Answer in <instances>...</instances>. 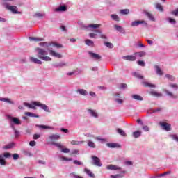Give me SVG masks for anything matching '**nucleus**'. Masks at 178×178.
<instances>
[{
	"label": "nucleus",
	"mask_w": 178,
	"mask_h": 178,
	"mask_svg": "<svg viewBox=\"0 0 178 178\" xmlns=\"http://www.w3.org/2000/svg\"><path fill=\"white\" fill-rule=\"evenodd\" d=\"M101 27V24H90L88 25H81V30H90V31H93V33H89V37L90 38H97V35L98 34L100 35V38L102 40H108V37L104 33H102V31L97 29H99Z\"/></svg>",
	"instance_id": "nucleus-1"
},
{
	"label": "nucleus",
	"mask_w": 178,
	"mask_h": 178,
	"mask_svg": "<svg viewBox=\"0 0 178 178\" xmlns=\"http://www.w3.org/2000/svg\"><path fill=\"white\" fill-rule=\"evenodd\" d=\"M32 104H31L29 107L31 109H36L35 106H39V108H41V109H43L45 112H49V113L51 112L49 108L46 104H42L38 102H33Z\"/></svg>",
	"instance_id": "nucleus-2"
},
{
	"label": "nucleus",
	"mask_w": 178,
	"mask_h": 178,
	"mask_svg": "<svg viewBox=\"0 0 178 178\" xmlns=\"http://www.w3.org/2000/svg\"><path fill=\"white\" fill-rule=\"evenodd\" d=\"M3 6L6 8V9H8V10H10L12 13L20 15L22 12L17 11L18 8L16 6H9L8 3L4 2L3 3Z\"/></svg>",
	"instance_id": "nucleus-3"
},
{
	"label": "nucleus",
	"mask_w": 178,
	"mask_h": 178,
	"mask_svg": "<svg viewBox=\"0 0 178 178\" xmlns=\"http://www.w3.org/2000/svg\"><path fill=\"white\" fill-rule=\"evenodd\" d=\"M35 51L38 54V58H40V56H47V55H48V51L44 49L37 47L35 49Z\"/></svg>",
	"instance_id": "nucleus-4"
},
{
	"label": "nucleus",
	"mask_w": 178,
	"mask_h": 178,
	"mask_svg": "<svg viewBox=\"0 0 178 178\" xmlns=\"http://www.w3.org/2000/svg\"><path fill=\"white\" fill-rule=\"evenodd\" d=\"M91 158L95 166H98L99 168L102 166V163H101V159L99 158H98L97 156H92Z\"/></svg>",
	"instance_id": "nucleus-5"
},
{
	"label": "nucleus",
	"mask_w": 178,
	"mask_h": 178,
	"mask_svg": "<svg viewBox=\"0 0 178 178\" xmlns=\"http://www.w3.org/2000/svg\"><path fill=\"white\" fill-rule=\"evenodd\" d=\"M159 124L162 127L163 130H165V131H170V130H172V125L169 123L160 122Z\"/></svg>",
	"instance_id": "nucleus-6"
},
{
	"label": "nucleus",
	"mask_w": 178,
	"mask_h": 178,
	"mask_svg": "<svg viewBox=\"0 0 178 178\" xmlns=\"http://www.w3.org/2000/svg\"><path fill=\"white\" fill-rule=\"evenodd\" d=\"M88 54L92 59H94V60H101V59H102V56H101V55L97 54L92 51H88Z\"/></svg>",
	"instance_id": "nucleus-7"
},
{
	"label": "nucleus",
	"mask_w": 178,
	"mask_h": 178,
	"mask_svg": "<svg viewBox=\"0 0 178 178\" xmlns=\"http://www.w3.org/2000/svg\"><path fill=\"white\" fill-rule=\"evenodd\" d=\"M47 51L49 52V55L54 56V58H63V56L59 53H56L55 51L51 49V48H47Z\"/></svg>",
	"instance_id": "nucleus-8"
},
{
	"label": "nucleus",
	"mask_w": 178,
	"mask_h": 178,
	"mask_svg": "<svg viewBox=\"0 0 178 178\" xmlns=\"http://www.w3.org/2000/svg\"><path fill=\"white\" fill-rule=\"evenodd\" d=\"M8 119H10L11 122H13L14 124H16L17 126H19L22 124V122H20V120L16 117H12L10 115L7 116Z\"/></svg>",
	"instance_id": "nucleus-9"
},
{
	"label": "nucleus",
	"mask_w": 178,
	"mask_h": 178,
	"mask_svg": "<svg viewBox=\"0 0 178 178\" xmlns=\"http://www.w3.org/2000/svg\"><path fill=\"white\" fill-rule=\"evenodd\" d=\"M138 24H144L145 27H148V23L145 21H135L131 23L132 27H137Z\"/></svg>",
	"instance_id": "nucleus-10"
},
{
	"label": "nucleus",
	"mask_w": 178,
	"mask_h": 178,
	"mask_svg": "<svg viewBox=\"0 0 178 178\" xmlns=\"http://www.w3.org/2000/svg\"><path fill=\"white\" fill-rule=\"evenodd\" d=\"M164 92H165L166 95H168V97H170V98H172L173 99H177L178 95H175L172 92L168 90H164Z\"/></svg>",
	"instance_id": "nucleus-11"
},
{
	"label": "nucleus",
	"mask_w": 178,
	"mask_h": 178,
	"mask_svg": "<svg viewBox=\"0 0 178 178\" xmlns=\"http://www.w3.org/2000/svg\"><path fill=\"white\" fill-rule=\"evenodd\" d=\"M122 59L124 60H129V62H134L136 58L135 56H122Z\"/></svg>",
	"instance_id": "nucleus-12"
},
{
	"label": "nucleus",
	"mask_w": 178,
	"mask_h": 178,
	"mask_svg": "<svg viewBox=\"0 0 178 178\" xmlns=\"http://www.w3.org/2000/svg\"><path fill=\"white\" fill-rule=\"evenodd\" d=\"M49 140H51V141H52V143H54V141H58V140L60 139V135L59 134H53L51 135L49 137Z\"/></svg>",
	"instance_id": "nucleus-13"
},
{
	"label": "nucleus",
	"mask_w": 178,
	"mask_h": 178,
	"mask_svg": "<svg viewBox=\"0 0 178 178\" xmlns=\"http://www.w3.org/2000/svg\"><path fill=\"white\" fill-rule=\"evenodd\" d=\"M0 101L2 102H6L7 104H10V105H15V102L12 101V99L9 98L0 97Z\"/></svg>",
	"instance_id": "nucleus-14"
},
{
	"label": "nucleus",
	"mask_w": 178,
	"mask_h": 178,
	"mask_svg": "<svg viewBox=\"0 0 178 178\" xmlns=\"http://www.w3.org/2000/svg\"><path fill=\"white\" fill-rule=\"evenodd\" d=\"M67 10V8L66 6H60L58 8H55L54 12H66Z\"/></svg>",
	"instance_id": "nucleus-15"
},
{
	"label": "nucleus",
	"mask_w": 178,
	"mask_h": 178,
	"mask_svg": "<svg viewBox=\"0 0 178 178\" xmlns=\"http://www.w3.org/2000/svg\"><path fill=\"white\" fill-rule=\"evenodd\" d=\"M106 146L108 147V148H120V145L118 143H106Z\"/></svg>",
	"instance_id": "nucleus-16"
},
{
	"label": "nucleus",
	"mask_w": 178,
	"mask_h": 178,
	"mask_svg": "<svg viewBox=\"0 0 178 178\" xmlns=\"http://www.w3.org/2000/svg\"><path fill=\"white\" fill-rule=\"evenodd\" d=\"M154 69L156 70V74H158L159 76H163V71H162L161 67H159V65H154Z\"/></svg>",
	"instance_id": "nucleus-17"
},
{
	"label": "nucleus",
	"mask_w": 178,
	"mask_h": 178,
	"mask_svg": "<svg viewBox=\"0 0 178 178\" xmlns=\"http://www.w3.org/2000/svg\"><path fill=\"white\" fill-rule=\"evenodd\" d=\"M106 169L108 170H120L122 168L113 165H107Z\"/></svg>",
	"instance_id": "nucleus-18"
},
{
	"label": "nucleus",
	"mask_w": 178,
	"mask_h": 178,
	"mask_svg": "<svg viewBox=\"0 0 178 178\" xmlns=\"http://www.w3.org/2000/svg\"><path fill=\"white\" fill-rule=\"evenodd\" d=\"M54 67H65V66H67V63H65L63 61H61L60 63H56L54 65Z\"/></svg>",
	"instance_id": "nucleus-19"
},
{
	"label": "nucleus",
	"mask_w": 178,
	"mask_h": 178,
	"mask_svg": "<svg viewBox=\"0 0 178 178\" xmlns=\"http://www.w3.org/2000/svg\"><path fill=\"white\" fill-rule=\"evenodd\" d=\"M10 127L12 129L14 130V134H15V138H17V137H19L20 136V132L17 130H16V129L15 128V126L13 125V123H10Z\"/></svg>",
	"instance_id": "nucleus-20"
},
{
	"label": "nucleus",
	"mask_w": 178,
	"mask_h": 178,
	"mask_svg": "<svg viewBox=\"0 0 178 178\" xmlns=\"http://www.w3.org/2000/svg\"><path fill=\"white\" fill-rule=\"evenodd\" d=\"M15 145H16V143L13 142L3 147V149H12V148H15Z\"/></svg>",
	"instance_id": "nucleus-21"
},
{
	"label": "nucleus",
	"mask_w": 178,
	"mask_h": 178,
	"mask_svg": "<svg viewBox=\"0 0 178 178\" xmlns=\"http://www.w3.org/2000/svg\"><path fill=\"white\" fill-rule=\"evenodd\" d=\"M30 60L31 62H32L33 63H35L36 65H42V61H41L40 60H38V58L31 57Z\"/></svg>",
	"instance_id": "nucleus-22"
},
{
	"label": "nucleus",
	"mask_w": 178,
	"mask_h": 178,
	"mask_svg": "<svg viewBox=\"0 0 178 178\" xmlns=\"http://www.w3.org/2000/svg\"><path fill=\"white\" fill-rule=\"evenodd\" d=\"M84 172L86 173V175H88V176H89V177L95 178V175L88 168H85Z\"/></svg>",
	"instance_id": "nucleus-23"
},
{
	"label": "nucleus",
	"mask_w": 178,
	"mask_h": 178,
	"mask_svg": "<svg viewBox=\"0 0 178 178\" xmlns=\"http://www.w3.org/2000/svg\"><path fill=\"white\" fill-rule=\"evenodd\" d=\"M145 16H147V17H148V19L151 22H155V17H154V15L152 14H151V13L145 12Z\"/></svg>",
	"instance_id": "nucleus-24"
},
{
	"label": "nucleus",
	"mask_w": 178,
	"mask_h": 178,
	"mask_svg": "<svg viewBox=\"0 0 178 178\" xmlns=\"http://www.w3.org/2000/svg\"><path fill=\"white\" fill-rule=\"evenodd\" d=\"M142 84L144 87H149V88H155L156 87L154 84L149 83V82L143 81Z\"/></svg>",
	"instance_id": "nucleus-25"
},
{
	"label": "nucleus",
	"mask_w": 178,
	"mask_h": 178,
	"mask_svg": "<svg viewBox=\"0 0 178 178\" xmlns=\"http://www.w3.org/2000/svg\"><path fill=\"white\" fill-rule=\"evenodd\" d=\"M131 98L133 99H135L136 101H144V98H143V97L138 95H131Z\"/></svg>",
	"instance_id": "nucleus-26"
},
{
	"label": "nucleus",
	"mask_w": 178,
	"mask_h": 178,
	"mask_svg": "<svg viewBox=\"0 0 178 178\" xmlns=\"http://www.w3.org/2000/svg\"><path fill=\"white\" fill-rule=\"evenodd\" d=\"M114 29H115L117 31H119V33H121L122 34H124V29H123V27L115 24L114 25Z\"/></svg>",
	"instance_id": "nucleus-27"
},
{
	"label": "nucleus",
	"mask_w": 178,
	"mask_h": 178,
	"mask_svg": "<svg viewBox=\"0 0 178 178\" xmlns=\"http://www.w3.org/2000/svg\"><path fill=\"white\" fill-rule=\"evenodd\" d=\"M76 92H78V94H80V95H83V96L88 95V92H87V90L84 89H78L76 90Z\"/></svg>",
	"instance_id": "nucleus-28"
},
{
	"label": "nucleus",
	"mask_w": 178,
	"mask_h": 178,
	"mask_svg": "<svg viewBox=\"0 0 178 178\" xmlns=\"http://www.w3.org/2000/svg\"><path fill=\"white\" fill-rule=\"evenodd\" d=\"M141 134H143L141 131H136L132 133V136L134 137V138H138V137H141Z\"/></svg>",
	"instance_id": "nucleus-29"
},
{
	"label": "nucleus",
	"mask_w": 178,
	"mask_h": 178,
	"mask_svg": "<svg viewBox=\"0 0 178 178\" xmlns=\"http://www.w3.org/2000/svg\"><path fill=\"white\" fill-rule=\"evenodd\" d=\"M39 59H42V60H44V62H51L52 58L47 56H39Z\"/></svg>",
	"instance_id": "nucleus-30"
},
{
	"label": "nucleus",
	"mask_w": 178,
	"mask_h": 178,
	"mask_svg": "<svg viewBox=\"0 0 178 178\" xmlns=\"http://www.w3.org/2000/svg\"><path fill=\"white\" fill-rule=\"evenodd\" d=\"M88 112L93 118H98V113H97V112H95V111H94L92 109H88Z\"/></svg>",
	"instance_id": "nucleus-31"
},
{
	"label": "nucleus",
	"mask_w": 178,
	"mask_h": 178,
	"mask_svg": "<svg viewBox=\"0 0 178 178\" xmlns=\"http://www.w3.org/2000/svg\"><path fill=\"white\" fill-rule=\"evenodd\" d=\"M132 76H134V77H136V79H139L140 80H143V79H144V76L140 74L139 72H132Z\"/></svg>",
	"instance_id": "nucleus-32"
},
{
	"label": "nucleus",
	"mask_w": 178,
	"mask_h": 178,
	"mask_svg": "<svg viewBox=\"0 0 178 178\" xmlns=\"http://www.w3.org/2000/svg\"><path fill=\"white\" fill-rule=\"evenodd\" d=\"M154 6L156 9H157V10H159V12H163V7L161 3H156L154 4Z\"/></svg>",
	"instance_id": "nucleus-33"
},
{
	"label": "nucleus",
	"mask_w": 178,
	"mask_h": 178,
	"mask_svg": "<svg viewBox=\"0 0 178 178\" xmlns=\"http://www.w3.org/2000/svg\"><path fill=\"white\" fill-rule=\"evenodd\" d=\"M39 45L40 47H44V48H49V47H51V45H52V43L51 42H40Z\"/></svg>",
	"instance_id": "nucleus-34"
},
{
	"label": "nucleus",
	"mask_w": 178,
	"mask_h": 178,
	"mask_svg": "<svg viewBox=\"0 0 178 178\" xmlns=\"http://www.w3.org/2000/svg\"><path fill=\"white\" fill-rule=\"evenodd\" d=\"M29 40L30 41H35L40 42V41H44V38H35V37H29Z\"/></svg>",
	"instance_id": "nucleus-35"
},
{
	"label": "nucleus",
	"mask_w": 178,
	"mask_h": 178,
	"mask_svg": "<svg viewBox=\"0 0 178 178\" xmlns=\"http://www.w3.org/2000/svg\"><path fill=\"white\" fill-rule=\"evenodd\" d=\"M151 95H153L154 97H157V98H161V97H163V95L162 93H158L156 91H152L150 92Z\"/></svg>",
	"instance_id": "nucleus-36"
},
{
	"label": "nucleus",
	"mask_w": 178,
	"mask_h": 178,
	"mask_svg": "<svg viewBox=\"0 0 178 178\" xmlns=\"http://www.w3.org/2000/svg\"><path fill=\"white\" fill-rule=\"evenodd\" d=\"M117 133H118V134L120 136H122V137H126L127 136L126 132H124V131L120 128L117 129Z\"/></svg>",
	"instance_id": "nucleus-37"
},
{
	"label": "nucleus",
	"mask_w": 178,
	"mask_h": 178,
	"mask_svg": "<svg viewBox=\"0 0 178 178\" xmlns=\"http://www.w3.org/2000/svg\"><path fill=\"white\" fill-rule=\"evenodd\" d=\"M85 43L88 47H94V42L92 40H90V39H87L85 40Z\"/></svg>",
	"instance_id": "nucleus-38"
},
{
	"label": "nucleus",
	"mask_w": 178,
	"mask_h": 178,
	"mask_svg": "<svg viewBox=\"0 0 178 178\" xmlns=\"http://www.w3.org/2000/svg\"><path fill=\"white\" fill-rule=\"evenodd\" d=\"M25 115L26 116H30L31 118H40V116L37 114H34L33 113H30V112H26Z\"/></svg>",
	"instance_id": "nucleus-39"
},
{
	"label": "nucleus",
	"mask_w": 178,
	"mask_h": 178,
	"mask_svg": "<svg viewBox=\"0 0 178 178\" xmlns=\"http://www.w3.org/2000/svg\"><path fill=\"white\" fill-rule=\"evenodd\" d=\"M135 55H137L139 58H143V56L147 55V53H145V51L136 52L135 53Z\"/></svg>",
	"instance_id": "nucleus-40"
},
{
	"label": "nucleus",
	"mask_w": 178,
	"mask_h": 178,
	"mask_svg": "<svg viewBox=\"0 0 178 178\" xmlns=\"http://www.w3.org/2000/svg\"><path fill=\"white\" fill-rule=\"evenodd\" d=\"M165 77H166V79H168L170 81H175V80H176V78L173 75L165 74Z\"/></svg>",
	"instance_id": "nucleus-41"
},
{
	"label": "nucleus",
	"mask_w": 178,
	"mask_h": 178,
	"mask_svg": "<svg viewBox=\"0 0 178 178\" xmlns=\"http://www.w3.org/2000/svg\"><path fill=\"white\" fill-rule=\"evenodd\" d=\"M84 141H77V140H72L71 141V144L72 145H80L81 144H83Z\"/></svg>",
	"instance_id": "nucleus-42"
},
{
	"label": "nucleus",
	"mask_w": 178,
	"mask_h": 178,
	"mask_svg": "<svg viewBox=\"0 0 178 178\" xmlns=\"http://www.w3.org/2000/svg\"><path fill=\"white\" fill-rule=\"evenodd\" d=\"M22 154H24V155H25L26 156H32L33 154H31V152L29 150H23L22 151Z\"/></svg>",
	"instance_id": "nucleus-43"
},
{
	"label": "nucleus",
	"mask_w": 178,
	"mask_h": 178,
	"mask_svg": "<svg viewBox=\"0 0 178 178\" xmlns=\"http://www.w3.org/2000/svg\"><path fill=\"white\" fill-rule=\"evenodd\" d=\"M120 13L121 15H129V13H130V10H129V9H122V10H120Z\"/></svg>",
	"instance_id": "nucleus-44"
},
{
	"label": "nucleus",
	"mask_w": 178,
	"mask_h": 178,
	"mask_svg": "<svg viewBox=\"0 0 178 178\" xmlns=\"http://www.w3.org/2000/svg\"><path fill=\"white\" fill-rule=\"evenodd\" d=\"M35 17H39L40 19H42V17H45V13H36L34 15Z\"/></svg>",
	"instance_id": "nucleus-45"
},
{
	"label": "nucleus",
	"mask_w": 178,
	"mask_h": 178,
	"mask_svg": "<svg viewBox=\"0 0 178 178\" xmlns=\"http://www.w3.org/2000/svg\"><path fill=\"white\" fill-rule=\"evenodd\" d=\"M0 165H1L2 166H5V165H6L5 159L3 158V156H2V155H0Z\"/></svg>",
	"instance_id": "nucleus-46"
},
{
	"label": "nucleus",
	"mask_w": 178,
	"mask_h": 178,
	"mask_svg": "<svg viewBox=\"0 0 178 178\" xmlns=\"http://www.w3.org/2000/svg\"><path fill=\"white\" fill-rule=\"evenodd\" d=\"M111 18L113 19V20H115V22H120V18H119V16H118L117 15H111Z\"/></svg>",
	"instance_id": "nucleus-47"
},
{
	"label": "nucleus",
	"mask_w": 178,
	"mask_h": 178,
	"mask_svg": "<svg viewBox=\"0 0 178 178\" xmlns=\"http://www.w3.org/2000/svg\"><path fill=\"white\" fill-rule=\"evenodd\" d=\"M169 87H170L171 88H174V90H175V91H177L178 90V85L176 83H170Z\"/></svg>",
	"instance_id": "nucleus-48"
},
{
	"label": "nucleus",
	"mask_w": 178,
	"mask_h": 178,
	"mask_svg": "<svg viewBox=\"0 0 178 178\" xmlns=\"http://www.w3.org/2000/svg\"><path fill=\"white\" fill-rule=\"evenodd\" d=\"M124 175H121V174H117V175H111L110 177L111 178H122L124 177Z\"/></svg>",
	"instance_id": "nucleus-49"
},
{
	"label": "nucleus",
	"mask_w": 178,
	"mask_h": 178,
	"mask_svg": "<svg viewBox=\"0 0 178 178\" xmlns=\"http://www.w3.org/2000/svg\"><path fill=\"white\" fill-rule=\"evenodd\" d=\"M104 45L106 47H107V48H110V49H112L113 48V44L109 42H104Z\"/></svg>",
	"instance_id": "nucleus-50"
},
{
	"label": "nucleus",
	"mask_w": 178,
	"mask_h": 178,
	"mask_svg": "<svg viewBox=\"0 0 178 178\" xmlns=\"http://www.w3.org/2000/svg\"><path fill=\"white\" fill-rule=\"evenodd\" d=\"M170 173H172V171L169 170V171H167L165 172H163L162 174H160L158 177H163V176H166L167 175H170Z\"/></svg>",
	"instance_id": "nucleus-51"
},
{
	"label": "nucleus",
	"mask_w": 178,
	"mask_h": 178,
	"mask_svg": "<svg viewBox=\"0 0 178 178\" xmlns=\"http://www.w3.org/2000/svg\"><path fill=\"white\" fill-rule=\"evenodd\" d=\"M88 147H90L91 148H95V143H94V142L89 140L88 142Z\"/></svg>",
	"instance_id": "nucleus-52"
},
{
	"label": "nucleus",
	"mask_w": 178,
	"mask_h": 178,
	"mask_svg": "<svg viewBox=\"0 0 178 178\" xmlns=\"http://www.w3.org/2000/svg\"><path fill=\"white\" fill-rule=\"evenodd\" d=\"M37 127H40V129H53L51 127L47 126V125H37Z\"/></svg>",
	"instance_id": "nucleus-53"
},
{
	"label": "nucleus",
	"mask_w": 178,
	"mask_h": 178,
	"mask_svg": "<svg viewBox=\"0 0 178 178\" xmlns=\"http://www.w3.org/2000/svg\"><path fill=\"white\" fill-rule=\"evenodd\" d=\"M52 145H55V147H57L58 148H63V145H62L60 143H56L55 142H52Z\"/></svg>",
	"instance_id": "nucleus-54"
},
{
	"label": "nucleus",
	"mask_w": 178,
	"mask_h": 178,
	"mask_svg": "<svg viewBox=\"0 0 178 178\" xmlns=\"http://www.w3.org/2000/svg\"><path fill=\"white\" fill-rule=\"evenodd\" d=\"M61 152H63L64 154H69L70 152V149L67 148H61Z\"/></svg>",
	"instance_id": "nucleus-55"
},
{
	"label": "nucleus",
	"mask_w": 178,
	"mask_h": 178,
	"mask_svg": "<svg viewBox=\"0 0 178 178\" xmlns=\"http://www.w3.org/2000/svg\"><path fill=\"white\" fill-rule=\"evenodd\" d=\"M12 156H13V159H14V161H17V159L20 157V156L17 153L13 154L12 155Z\"/></svg>",
	"instance_id": "nucleus-56"
},
{
	"label": "nucleus",
	"mask_w": 178,
	"mask_h": 178,
	"mask_svg": "<svg viewBox=\"0 0 178 178\" xmlns=\"http://www.w3.org/2000/svg\"><path fill=\"white\" fill-rule=\"evenodd\" d=\"M169 23H171V24H176V19L169 17L168 18Z\"/></svg>",
	"instance_id": "nucleus-57"
},
{
	"label": "nucleus",
	"mask_w": 178,
	"mask_h": 178,
	"mask_svg": "<svg viewBox=\"0 0 178 178\" xmlns=\"http://www.w3.org/2000/svg\"><path fill=\"white\" fill-rule=\"evenodd\" d=\"M171 15H173L174 16H176V17H178V8L172 11Z\"/></svg>",
	"instance_id": "nucleus-58"
},
{
	"label": "nucleus",
	"mask_w": 178,
	"mask_h": 178,
	"mask_svg": "<svg viewBox=\"0 0 178 178\" xmlns=\"http://www.w3.org/2000/svg\"><path fill=\"white\" fill-rule=\"evenodd\" d=\"M162 111V108H157L154 110H152L151 113H156V112H161Z\"/></svg>",
	"instance_id": "nucleus-59"
},
{
	"label": "nucleus",
	"mask_w": 178,
	"mask_h": 178,
	"mask_svg": "<svg viewBox=\"0 0 178 178\" xmlns=\"http://www.w3.org/2000/svg\"><path fill=\"white\" fill-rule=\"evenodd\" d=\"M73 163H74V165H83V162L79 161V160H74V161H73Z\"/></svg>",
	"instance_id": "nucleus-60"
},
{
	"label": "nucleus",
	"mask_w": 178,
	"mask_h": 178,
	"mask_svg": "<svg viewBox=\"0 0 178 178\" xmlns=\"http://www.w3.org/2000/svg\"><path fill=\"white\" fill-rule=\"evenodd\" d=\"M126 88H127V84L121 83L120 87V90H124Z\"/></svg>",
	"instance_id": "nucleus-61"
},
{
	"label": "nucleus",
	"mask_w": 178,
	"mask_h": 178,
	"mask_svg": "<svg viewBox=\"0 0 178 178\" xmlns=\"http://www.w3.org/2000/svg\"><path fill=\"white\" fill-rule=\"evenodd\" d=\"M170 137H171V138H172L173 140H175V141H177V143H178L177 135H170Z\"/></svg>",
	"instance_id": "nucleus-62"
},
{
	"label": "nucleus",
	"mask_w": 178,
	"mask_h": 178,
	"mask_svg": "<svg viewBox=\"0 0 178 178\" xmlns=\"http://www.w3.org/2000/svg\"><path fill=\"white\" fill-rule=\"evenodd\" d=\"M4 158H10L12 156V154L9 152H6L3 154Z\"/></svg>",
	"instance_id": "nucleus-63"
},
{
	"label": "nucleus",
	"mask_w": 178,
	"mask_h": 178,
	"mask_svg": "<svg viewBox=\"0 0 178 178\" xmlns=\"http://www.w3.org/2000/svg\"><path fill=\"white\" fill-rule=\"evenodd\" d=\"M71 176H72V177H74V178H83V177H81V176H79V175H76L74 172L71 173Z\"/></svg>",
	"instance_id": "nucleus-64"
}]
</instances>
